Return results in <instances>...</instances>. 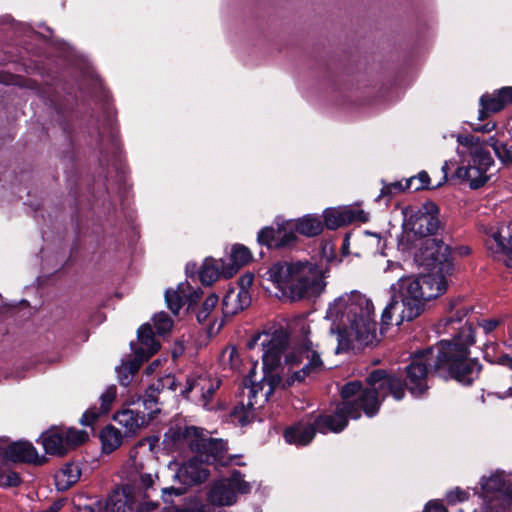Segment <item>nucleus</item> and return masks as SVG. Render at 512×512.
Wrapping results in <instances>:
<instances>
[{"mask_svg": "<svg viewBox=\"0 0 512 512\" xmlns=\"http://www.w3.org/2000/svg\"><path fill=\"white\" fill-rule=\"evenodd\" d=\"M505 165L512 166V145H507L505 150H503L502 155L499 158Z\"/></svg>", "mask_w": 512, "mask_h": 512, "instance_id": "e2e57ef3", "label": "nucleus"}, {"mask_svg": "<svg viewBox=\"0 0 512 512\" xmlns=\"http://www.w3.org/2000/svg\"><path fill=\"white\" fill-rule=\"evenodd\" d=\"M190 290L188 284H180L176 290L168 289L165 292V301L173 314L177 315L180 309L186 304V291Z\"/></svg>", "mask_w": 512, "mask_h": 512, "instance_id": "473e14b6", "label": "nucleus"}, {"mask_svg": "<svg viewBox=\"0 0 512 512\" xmlns=\"http://www.w3.org/2000/svg\"><path fill=\"white\" fill-rule=\"evenodd\" d=\"M461 303V298H457L449 302L447 306L449 315L440 321V323H443L445 328L452 326L455 323H460L463 318H465L470 313V311H472V307L463 306Z\"/></svg>", "mask_w": 512, "mask_h": 512, "instance_id": "7c9ffc66", "label": "nucleus"}, {"mask_svg": "<svg viewBox=\"0 0 512 512\" xmlns=\"http://www.w3.org/2000/svg\"><path fill=\"white\" fill-rule=\"evenodd\" d=\"M138 341L141 346L136 348L134 343H131V349L141 360L149 359L160 348V344L155 340L150 324H143L139 327Z\"/></svg>", "mask_w": 512, "mask_h": 512, "instance_id": "5701e85b", "label": "nucleus"}, {"mask_svg": "<svg viewBox=\"0 0 512 512\" xmlns=\"http://www.w3.org/2000/svg\"><path fill=\"white\" fill-rule=\"evenodd\" d=\"M143 360H141L139 357H137V355L135 354V359L133 361H130L128 363H123L121 365L122 367V370H125L127 372H129V374H132L134 375L135 373H137V371L139 370L140 368V365H141V362Z\"/></svg>", "mask_w": 512, "mask_h": 512, "instance_id": "6e6d98bb", "label": "nucleus"}, {"mask_svg": "<svg viewBox=\"0 0 512 512\" xmlns=\"http://www.w3.org/2000/svg\"><path fill=\"white\" fill-rule=\"evenodd\" d=\"M140 485L143 489L147 490L152 487L154 479L153 476L149 473L140 474Z\"/></svg>", "mask_w": 512, "mask_h": 512, "instance_id": "052dcab7", "label": "nucleus"}, {"mask_svg": "<svg viewBox=\"0 0 512 512\" xmlns=\"http://www.w3.org/2000/svg\"><path fill=\"white\" fill-rule=\"evenodd\" d=\"M347 320L349 330L344 328L339 330V344L346 335H354L355 340L361 344H369L375 338L377 322L374 320L373 302L364 297L358 296L355 302L347 306Z\"/></svg>", "mask_w": 512, "mask_h": 512, "instance_id": "0eeeda50", "label": "nucleus"}, {"mask_svg": "<svg viewBox=\"0 0 512 512\" xmlns=\"http://www.w3.org/2000/svg\"><path fill=\"white\" fill-rule=\"evenodd\" d=\"M63 428L67 451L75 448L88 440V433L85 430L75 428Z\"/></svg>", "mask_w": 512, "mask_h": 512, "instance_id": "e433bc0d", "label": "nucleus"}, {"mask_svg": "<svg viewBox=\"0 0 512 512\" xmlns=\"http://www.w3.org/2000/svg\"><path fill=\"white\" fill-rule=\"evenodd\" d=\"M81 476V469L77 463H67L55 476L57 489L65 491L74 485Z\"/></svg>", "mask_w": 512, "mask_h": 512, "instance_id": "c756f323", "label": "nucleus"}, {"mask_svg": "<svg viewBox=\"0 0 512 512\" xmlns=\"http://www.w3.org/2000/svg\"><path fill=\"white\" fill-rule=\"evenodd\" d=\"M254 275L252 273H246L239 278L238 290L249 291V288L253 284Z\"/></svg>", "mask_w": 512, "mask_h": 512, "instance_id": "4d7b16f0", "label": "nucleus"}, {"mask_svg": "<svg viewBox=\"0 0 512 512\" xmlns=\"http://www.w3.org/2000/svg\"><path fill=\"white\" fill-rule=\"evenodd\" d=\"M486 145L487 146H490L496 156L498 158H500V156L502 155L503 153V150H505L506 146L508 145L507 143H503V142H500L495 136H490L487 140H486Z\"/></svg>", "mask_w": 512, "mask_h": 512, "instance_id": "603ef678", "label": "nucleus"}, {"mask_svg": "<svg viewBox=\"0 0 512 512\" xmlns=\"http://www.w3.org/2000/svg\"><path fill=\"white\" fill-rule=\"evenodd\" d=\"M262 336H265L261 342L264 378L259 384L245 386L247 399H241L230 412L231 421L242 427L256 420V410L264 405L276 388H285L280 370H283L282 358L288 363V319L281 317L268 323L263 332L256 333L247 342V347L253 349Z\"/></svg>", "mask_w": 512, "mask_h": 512, "instance_id": "7ed1b4c3", "label": "nucleus"}, {"mask_svg": "<svg viewBox=\"0 0 512 512\" xmlns=\"http://www.w3.org/2000/svg\"><path fill=\"white\" fill-rule=\"evenodd\" d=\"M507 483L499 474L491 475L488 478L483 477L480 482L482 490L486 493L502 492L503 494Z\"/></svg>", "mask_w": 512, "mask_h": 512, "instance_id": "c9c22d12", "label": "nucleus"}, {"mask_svg": "<svg viewBox=\"0 0 512 512\" xmlns=\"http://www.w3.org/2000/svg\"><path fill=\"white\" fill-rule=\"evenodd\" d=\"M321 267L309 259L290 256V303L315 301L325 291L327 282Z\"/></svg>", "mask_w": 512, "mask_h": 512, "instance_id": "423d86ee", "label": "nucleus"}, {"mask_svg": "<svg viewBox=\"0 0 512 512\" xmlns=\"http://www.w3.org/2000/svg\"><path fill=\"white\" fill-rule=\"evenodd\" d=\"M498 95L501 97L503 101L504 107L508 105H512V86H504L500 89H497Z\"/></svg>", "mask_w": 512, "mask_h": 512, "instance_id": "5fc2aeb1", "label": "nucleus"}, {"mask_svg": "<svg viewBox=\"0 0 512 512\" xmlns=\"http://www.w3.org/2000/svg\"><path fill=\"white\" fill-rule=\"evenodd\" d=\"M366 385L372 386L379 396L385 401L391 396L396 401L405 398L404 384H402V374L394 369H373L365 378Z\"/></svg>", "mask_w": 512, "mask_h": 512, "instance_id": "9d476101", "label": "nucleus"}, {"mask_svg": "<svg viewBox=\"0 0 512 512\" xmlns=\"http://www.w3.org/2000/svg\"><path fill=\"white\" fill-rule=\"evenodd\" d=\"M235 358H238V352H237L236 348H232L229 350V360H230V365L233 369L238 368V363L236 362Z\"/></svg>", "mask_w": 512, "mask_h": 512, "instance_id": "774afa93", "label": "nucleus"}, {"mask_svg": "<svg viewBox=\"0 0 512 512\" xmlns=\"http://www.w3.org/2000/svg\"><path fill=\"white\" fill-rule=\"evenodd\" d=\"M474 344V327L468 324L450 339H442L436 344L435 360L432 346L414 351L404 369H398L399 374H402L404 391H408L414 398L427 396L430 389L428 375L432 369L446 380L452 379L471 386L482 370L478 358L470 357V347Z\"/></svg>", "mask_w": 512, "mask_h": 512, "instance_id": "f03ea898", "label": "nucleus"}, {"mask_svg": "<svg viewBox=\"0 0 512 512\" xmlns=\"http://www.w3.org/2000/svg\"><path fill=\"white\" fill-rule=\"evenodd\" d=\"M184 493V489L175 487L162 488V499L165 503L172 501L173 496H180Z\"/></svg>", "mask_w": 512, "mask_h": 512, "instance_id": "864d4df0", "label": "nucleus"}, {"mask_svg": "<svg viewBox=\"0 0 512 512\" xmlns=\"http://www.w3.org/2000/svg\"><path fill=\"white\" fill-rule=\"evenodd\" d=\"M293 222V226L290 227V250L297 242L296 233L312 238L320 235L325 228L323 220L315 214H306Z\"/></svg>", "mask_w": 512, "mask_h": 512, "instance_id": "a211bd4d", "label": "nucleus"}, {"mask_svg": "<svg viewBox=\"0 0 512 512\" xmlns=\"http://www.w3.org/2000/svg\"><path fill=\"white\" fill-rule=\"evenodd\" d=\"M114 420L125 428L126 436H134L151 419L144 412L123 409L114 415Z\"/></svg>", "mask_w": 512, "mask_h": 512, "instance_id": "b1692460", "label": "nucleus"}, {"mask_svg": "<svg viewBox=\"0 0 512 512\" xmlns=\"http://www.w3.org/2000/svg\"><path fill=\"white\" fill-rule=\"evenodd\" d=\"M424 512H448L447 508L438 501H429Z\"/></svg>", "mask_w": 512, "mask_h": 512, "instance_id": "13d9d810", "label": "nucleus"}, {"mask_svg": "<svg viewBox=\"0 0 512 512\" xmlns=\"http://www.w3.org/2000/svg\"><path fill=\"white\" fill-rule=\"evenodd\" d=\"M275 226H266L257 234L259 245L268 249H280L288 245V220L277 219Z\"/></svg>", "mask_w": 512, "mask_h": 512, "instance_id": "2eb2a0df", "label": "nucleus"}, {"mask_svg": "<svg viewBox=\"0 0 512 512\" xmlns=\"http://www.w3.org/2000/svg\"><path fill=\"white\" fill-rule=\"evenodd\" d=\"M202 291L200 289L194 290L193 292H190L189 294L186 293V299L185 302L188 304V309L191 308V306L201 298Z\"/></svg>", "mask_w": 512, "mask_h": 512, "instance_id": "bf43d9fd", "label": "nucleus"}, {"mask_svg": "<svg viewBox=\"0 0 512 512\" xmlns=\"http://www.w3.org/2000/svg\"><path fill=\"white\" fill-rule=\"evenodd\" d=\"M4 456L14 463L41 465L46 461L45 456H39L37 449L29 441H16L9 444L4 450Z\"/></svg>", "mask_w": 512, "mask_h": 512, "instance_id": "dca6fc26", "label": "nucleus"}, {"mask_svg": "<svg viewBox=\"0 0 512 512\" xmlns=\"http://www.w3.org/2000/svg\"><path fill=\"white\" fill-rule=\"evenodd\" d=\"M204 382L205 381L203 380L200 385V388L202 390V396L206 401H209L212 398L214 392L219 388L220 381L219 380H215L213 382L209 381L207 386Z\"/></svg>", "mask_w": 512, "mask_h": 512, "instance_id": "8fccbe9b", "label": "nucleus"}, {"mask_svg": "<svg viewBox=\"0 0 512 512\" xmlns=\"http://www.w3.org/2000/svg\"><path fill=\"white\" fill-rule=\"evenodd\" d=\"M202 381V379L195 380L188 378L186 381V387L184 390L181 391V394L183 396H187L194 389L195 386H200Z\"/></svg>", "mask_w": 512, "mask_h": 512, "instance_id": "680f3d73", "label": "nucleus"}, {"mask_svg": "<svg viewBox=\"0 0 512 512\" xmlns=\"http://www.w3.org/2000/svg\"><path fill=\"white\" fill-rule=\"evenodd\" d=\"M457 142L460 145L470 149V152H472V150L481 144L479 137H476L472 134H459L457 137Z\"/></svg>", "mask_w": 512, "mask_h": 512, "instance_id": "49530a36", "label": "nucleus"}, {"mask_svg": "<svg viewBox=\"0 0 512 512\" xmlns=\"http://www.w3.org/2000/svg\"><path fill=\"white\" fill-rule=\"evenodd\" d=\"M363 384L359 380H354L345 383L340 391V396L343 401H352L351 398L357 396L361 393V391L364 389Z\"/></svg>", "mask_w": 512, "mask_h": 512, "instance_id": "ea45409f", "label": "nucleus"}, {"mask_svg": "<svg viewBox=\"0 0 512 512\" xmlns=\"http://www.w3.org/2000/svg\"><path fill=\"white\" fill-rule=\"evenodd\" d=\"M415 181H418V185L414 186V191L433 190V186H430V176L425 170L420 171L416 176H412L407 179L406 188L411 189Z\"/></svg>", "mask_w": 512, "mask_h": 512, "instance_id": "58836bf2", "label": "nucleus"}, {"mask_svg": "<svg viewBox=\"0 0 512 512\" xmlns=\"http://www.w3.org/2000/svg\"><path fill=\"white\" fill-rule=\"evenodd\" d=\"M442 172H443V177H442V180L436 184L435 186H433L432 189H438L440 188L442 185H444L447 181H448V170H449V166H448V162L445 161L442 168H441Z\"/></svg>", "mask_w": 512, "mask_h": 512, "instance_id": "69168bd1", "label": "nucleus"}, {"mask_svg": "<svg viewBox=\"0 0 512 512\" xmlns=\"http://www.w3.org/2000/svg\"><path fill=\"white\" fill-rule=\"evenodd\" d=\"M474 174L476 175L470 183V188L477 190L483 187L489 180L487 176L488 168L494 163L489 151L485 150L481 144L471 152Z\"/></svg>", "mask_w": 512, "mask_h": 512, "instance_id": "6ab92c4d", "label": "nucleus"}, {"mask_svg": "<svg viewBox=\"0 0 512 512\" xmlns=\"http://www.w3.org/2000/svg\"><path fill=\"white\" fill-rule=\"evenodd\" d=\"M479 105L478 119L480 121L486 120L490 115L498 113L505 108L497 90L493 93H484L479 99Z\"/></svg>", "mask_w": 512, "mask_h": 512, "instance_id": "c85d7f7f", "label": "nucleus"}, {"mask_svg": "<svg viewBox=\"0 0 512 512\" xmlns=\"http://www.w3.org/2000/svg\"><path fill=\"white\" fill-rule=\"evenodd\" d=\"M251 487L240 471L234 470L229 478L215 482L210 488L208 504L201 505L197 512H223L219 508L231 506L237 500V493H248Z\"/></svg>", "mask_w": 512, "mask_h": 512, "instance_id": "6e6552de", "label": "nucleus"}, {"mask_svg": "<svg viewBox=\"0 0 512 512\" xmlns=\"http://www.w3.org/2000/svg\"><path fill=\"white\" fill-rule=\"evenodd\" d=\"M309 334L310 326L305 318L290 319V369L307 360L301 369L290 372V386L294 382H304L307 377L318 374L324 368L320 354L313 349Z\"/></svg>", "mask_w": 512, "mask_h": 512, "instance_id": "20e7f679", "label": "nucleus"}, {"mask_svg": "<svg viewBox=\"0 0 512 512\" xmlns=\"http://www.w3.org/2000/svg\"><path fill=\"white\" fill-rule=\"evenodd\" d=\"M102 450L105 453H111L118 449L123 441L121 432L112 425L105 426L99 435Z\"/></svg>", "mask_w": 512, "mask_h": 512, "instance_id": "2f4dec72", "label": "nucleus"}, {"mask_svg": "<svg viewBox=\"0 0 512 512\" xmlns=\"http://www.w3.org/2000/svg\"><path fill=\"white\" fill-rule=\"evenodd\" d=\"M117 395V389L114 385L109 386L105 392L100 396L101 401V412L102 413H108L112 403L114 402Z\"/></svg>", "mask_w": 512, "mask_h": 512, "instance_id": "a18cd8bd", "label": "nucleus"}, {"mask_svg": "<svg viewBox=\"0 0 512 512\" xmlns=\"http://www.w3.org/2000/svg\"><path fill=\"white\" fill-rule=\"evenodd\" d=\"M322 218L326 229L336 230L353 222H368L369 213L349 206L329 207L323 210Z\"/></svg>", "mask_w": 512, "mask_h": 512, "instance_id": "4468645a", "label": "nucleus"}, {"mask_svg": "<svg viewBox=\"0 0 512 512\" xmlns=\"http://www.w3.org/2000/svg\"><path fill=\"white\" fill-rule=\"evenodd\" d=\"M361 415L352 404L341 401L336 404L333 413L319 414L314 422L319 433H340L348 426L349 418L358 420Z\"/></svg>", "mask_w": 512, "mask_h": 512, "instance_id": "f8f14e48", "label": "nucleus"}, {"mask_svg": "<svg viewBox=\"0 0 512 512\" xmlns=\"http://www.w3.org/2000/svg\"><path fill=\"white\" fill-rule=\"evenodd\" d=\"M361 415L352 404L341 401L336 404L333 413L319 414L314 422L319 433H340L348 426L349 418L358 420Z\"/></svg>", "mask_w": 512, "mask_h": 512, "instance_id": "9b49d317", "label": "nucleus"}, {"mask_svg": "<svg viewBox=\"0 0 512 512\" xmlns=\"http://www.w3.org/2000/svg\"><path fill=\"white\" fill-rule=\"evenodd\" d=\"M153 321L155 329L159 335L167 334L173 327V320L165 312L155 314Z\"/></svg>", "mask_w": 512, "mask_h": 512, "instance_id": "79ce46f5", "label": "nucleus"}, {"mask_svg": "<svg viewBox=\"0 0 512 512\" xmlns=\"http://www.w3.org/2000/svg\"><path fill=\"white\" fill-rule=\"evenodd\" d=\"M20 475L8 468H0V486L2 487H16L20 485Z\"/></svg>", "mask_w": 512, "mask_h": 512, "instance_id": "37998d69", "label": "nucleus"}, {"mask_svg": "<svg viewBox=\"0 0 512 512\" xmlns=\"http://www.w3.org/2000/svg\"><path fill=\"white\" fill-rule=\"evenodd\" d=\"M383 402L376 390L368 385L353 401H344L352 404L360 414L362 411L368 418H373L379 413Z\"/></svg>", "mask_w": 512, "mask_h": 512, "instance_id": "aec40b11", "label": "nucleus"}, {"mask_svg": "<svg viewBox=\"0 0 512 512\" xmlns=\"http://www.w3.org/2000/svg\"><path fill=\"white\" fill-rule=\"evenodd\" d=\"M406 190H409V188H406V183L403 184L400 181H396L390 184L383 185L380 194L376 198V201H379L382 198H387L388 201H390L393 197V195L404 192Z\"/></svg>", "mask_w": 512, "mask_h": 512, "instance_id": "a19ab883", "label": "nucleus"}, {"mask_svg": "<svg viewBox=\"0 0 512 512\" xmlns=\"http://www.w3.org/2000/svg\"><path fill=\"white\" fill-rule=\"evenodd\" d=\"M439 207L433 201H426L418 209V211L411 216L410 224L412 225V231L415 236L419 237V240L426 238H435L434 236L440 229Z\"/></svg>", "mask_w": 512, "mask_h": 512, "instance_id": "ddd939ff", "label": "nucleus"}, {"mask_svg": "<svg viewBox=\"0 0 512 512\" xmlns=\"http://www.w3.org/2000/svg\"><path fill=\"white\" fill-rule=\"evenodd\" d=\"M251 295L245 290H231L223 298L222 310L225 317H230L246 309L251 304Z\"/></svg>", "mask_w": 512, "mask_h": 512, "instance_id": "a878e982", "label": "nucleus"}, {"mask_svg": "<svg viewBox=\"0 0 512 512\" xmlns=\"http://www.w3.org/2000/svg\"><path fill=\"white\" fill-rule=\"evenodd\" d=\"M269 285L266 290L270 295L286 301L288 299V262L278 261L267 271Z\"/></svg>", "mask_w": 512, "mask_h": 512, "instance_id": "f3484780", "label": "nucleus"}, {"mask_svg": "<svg viewBox=\"0 0 512 512\" xmlns=\"http://www.w3.org/2000/svg\"><path fill=\"white\" fill-rule=\"evenodd\" d=\"M317 432L318 430L314 420L307 422L304 420L298 421L293 425H290V444H295L301 447L307 446L312 442Z\"/></svg>", "mask_w": 512, "mask_h": 512, "instance_id": "bb28decb", "label": "nucleus"}, {"mask_svg": "<svg viewBox=\"0 0 512 512\" xmlns=\"http://www.w3.org/2000/svg\"><path fill=\"white\" fill-rule=\"evenodd\" d=\"M500 323H501V321L498 320V319H484L482 321L477 322V325H475L473 322L467 321L465 323V326L468 325V324L473 325V327H474V339L476 340V329H477V327H481L483 329L484 333L486 335H488V334L492 333L500 325ZM463 327H464V325H463ZM461 328H462V326H461ZM459 329H460V327L456 328V332L455 333H457Z\"/></svg>", "mask_w": 512, "mask_h": 512, "instance_id": "c03bdc74", "label": "nucleus"}, {"mask_svg": "<svg viewBox=\"0 0 512 512\" xmlns=\"http://www.w3.org/2000/svg\"><path fill=\"white\" fill-rule=\"evenodd\" d=\"M454 176L462 181H469L470 184L476 175L474 174L473 166H460L456 169Z\"/></svg>", "mask_w": 512, "mask_h": 512, "instance_id": "3c124183", "label": "nucleus"}, {"mask_svg": "<svg viewBox=\"0 0 512 512\" xmlns=\"http://www.w3.org/2000/svg\"><path fill=\"white\" fill-rule=\"evenodd\" d=\"M39 441L47 454L63 456L68 452L62 427L51 428L44 432Z\"/></svg>", "mask_w": 512, "mask_h": 512, "instance_id": "393cba45", "label": "nucleus"}, {"mask_svg": "<svg viewBox=\"0 0 512 512\" xmlns=\"http://www.w3.org/2000/svg\"><path fill=\"white\" fill-rule=\"evenodd\" d=\"M217 303L218 296L215 294H211L205 299L201 308L196 313L197 321L200 324H204L208 320V317L210 316L211 312L215 309Z\"/></svg>", "mask_w": 512, "mask_h": 512, "instance_id": "4c0bfd02", "label": "nucleus"}, {"mask_svg": "<svg viewBox=\"0 0 512 512\" xmlns=\"http://www.w3.org/2000/svg\"><path fill=\"white\" fill-rule=\"evenodd\" d=\"M132 376L133 375L129 374V372H127L125 370H122L121 366L119 367V369H118V377H119V381H120L121 385L127 386L130 383Z\"/></svg>", "mask_w": 512, "mask_h": 512, "instance_id": "0e129e2a", "label": "nucleus"}, {"mask_svg": "<svg viewBox=\"0 0 512 512\" xmlns=\"http://www.w3.org/2000/svg\"><path fill=\"white\" fill-rule=\"evenodd\" d=\"M204 462L195 455L184 463L178 470L176 476L184 485L191 486L200 484L207 480L209 471L203 466Z\"/></svg>", "mask_w": 512, "mask_h": 512, "instance_id": "412c9836", "label": "nucleus"}, {"mask_svg": "<svg viewBox=\"0 0 512 512\" xmlns=\"http://www.w3.org/2000/svg\"><path fill=\"white\" fill-rule=\"evenodd\" d=\"M418 266L427 271L417 278L400 281L399 297L394 295L381 315V333L391 324L392 315L399 311L395 324L413 321L425 310L428 302L444 294L448 288L447 276L454 270L451 247L442 239L426 238L418 244L414 254Z\"/></svg>", "mask_w": 512, "mask_h": 512, "instance_id": "f257e3e1", "label": "nucleus"}, {"mask_svg": "<svg viewBox=\"0 0 512 512\" xmlns=\"http://www.w3.org/2000/svg\"><path fill=\"white\" fill-rule=\"evenodd\" d=\"M73 504L79 512H103V501L97 497H87L79 493L73 498Z\"/></svg>", "mask_w": 512, "mask_h": 512, "instance_id": "72a5a7b5", "label": "nucleus"}, {"mask_svg": "<svg viewBox=\"0 0 512 512\" xmlns=\"http://www.w3.org/2000/svg\"><path fill=\"white\" fill-rule=\"evenodd\" d=\"M231 264L224 270L226 277H232L238 270L252 260V253L248 247L243 244H235L231 248L229 257Z\"/></svg>", "mask_w": 512, "mask_h": 512, "instance_id": "cd10ccee", "label": "nucleus"}, {"mask_svg": "<svg viewBox=\"0 0 512 512\" xmlns=\"http://www.w3.org/2000/svg\"><path fill=\"white\" fill-rule=\"evenodd\" d=\"M165 384H168L171 389H175L174 378L167 376L164 379L158 380L149 385L141 397L144 409L147 411L146 415L151 420L160 412V408L158 407V396Z\"/></svg>", "mask_w": 512, "mask_h": 512, "instance_id": "4be33fe9", "label": "nucleus"}, {"mask_svg": "<svg viewBox=\"0 0 512 512\" xmlns=\"http://www.w3.org/2000/svg\"><path fill=\"white\" fill-rule=\"evenodd\" d=\"M135 495V489L130 485L117 487L103 501V512H150L158 506L153 501L138 503Z\"/></svg>", "mask_w": 512, "mask_h": 512, "instance_id": "1a4fd4ad", "label": "nucleus"}, {"mask_svg": "<svg viewBox=\"0 0 512 512\" xmlns=\"http://www.w3.org/2000/svg\"><path fill=\"white\" fill-rule=\"evenodd\" d=\"M178 448L187 446L206 464L227 465L231 457L227 455V443L222 439L208 437L203 429L195 426H176L169 429Z\"/></svg>", "mask_w": 512, "mask_h": 512, "instance_id": "39448f33", "label": "nucleus"}, {"mask_svg": "<svg viewBox=\"0 0 512 512\" xmlns=\"http://www.w3.org/2000/svg\"><path fill=\"white\" fill-rule=\"evenodd\" d=\"M498 363L512 370V357L509 354L499 356Z\"/></svg>", "mask_w": 512, "mask_h": 512, "instance_id": "338daca9", "label": "nucleus"}, {"mask_svg": "<svg viewBox=\"0 0 512 512\" xmlns=\"http://www.w3.org/2000/svg\"><path fill=\"white\" fill-rule=\"evenodd\" d=\"M218 266L210 260H205L200 271L199 278L203 285L209 286L219 278Z\"/></svg>", "mask_w": 512, "mask_h": 512, "instance_id": "f704fd0d", "label": "nucleus"}, {"mask_svg": "<svg viewBox=\"0 0 512 512\" xmlns=\"http://www.w3.org/2000/svg\"><path fill=\"white\" fill-rule=\"evenodd\" d=\"M469 493L459 487L451 490L447 493V500L450 504H455L457 502H464L468 500Z\"/></svg>", "mask_w": 512, "mask_h": 512, "instance_id": "de8ad7c7", "label": "nucleus"}, {"mask_svg": "<svg viewBox=\"0 0 512 512\" xmlns=\"http://www.w3.org/2000/svg\"><path fill=\"white\" fill-rule=\"evenodd\" d=\"M102 414L101 408H90L83 414L81 423L85 426L92 425Z\"/></svg>", "mask_w": 512, "mask_h": 512, "instance_id": "09e8293b", "label": "nucleus"}]
</instances>
